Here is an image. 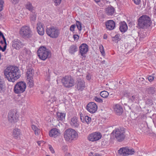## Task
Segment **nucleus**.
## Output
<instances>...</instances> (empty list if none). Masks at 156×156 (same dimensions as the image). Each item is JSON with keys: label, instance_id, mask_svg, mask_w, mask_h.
Listing matches in <instances>:
<instances>
[{"label": "nucleus", "instance_id": "49", "mask_svg": "<svg viewBox=\"0 0 156 156\" xmlns=\"http://www.w3.org/2000/svg\"><path fill=\"white\" fill-rule=\"evenodd\" d=\"M133 1L136 5H139L140 2V0H133Z\"/></svg>", "mask_w": 156, "mask_h": 156}, {"label": "nucleus", "instance_id": "6", "mask_svg": "<svg viewBox=\"0 0 156 156\" xmlns=\"http://www.w3.org/2000/svg\"><path fill=\"white\" fill-rule=\"evenodd\" d=\"M60 31L56 27L53 26L47 28L46 29L47 34L51 37L53 38H57L60 34Z\"/></svg>", "mask_w": 156, "mask_h": 156}, {"label": "nucleus", "instance_id": "15", "mask_svg": "<svg viewBox=\"0 0 156 156\" xmlns=\"http://www.w3.org/2000/svg\"><path fill=\"white\" fill-rule=\"evenodd\" d=\"M70 124L73 127L78 128L79 126L80 122L78 118L76 117H74L71 118Z\"/></svg>", "mask_w": 156, "mask_h": 156}, {"label": "nucleus", "instance_id": "11", "mask_svg": "<svg viewBox=\"0 0 156 156\" xmlns=\"http://www.w3.org/2000/svg\"><path fill=\"white\" fill-rule=\"evenodd\" d=\"M86 109L90 113H94L97 111L98 106L95 103L91 102L87 105Z\"/></svg>", "mask_w": 156, "mask_h": 156}, {"label": "nucleus", "instance_id": "27", "mask_svg": "<svg viewBox=\"0 0 156 156\" xmlns=\"http://www.w3.org/2000/svg\"><path fill=\"white\" fill-rule=\"evenodd\" d=\"M126 96L128 98L129 101L133 102L136 98V96L130 93H126L125 94Z\"/></svg>", "mask_w": 156, "mask_h": 156}, {"label": "nucleus", "instance_id": "8", "mask_svg": "<svg viewBox=\"0 0 156 156\" xmlns=\"http://www.w3.org/2000/svg\"><path fill=\"white\" fill-rule=\"evenodd\" d=\"M20 35L23 38H30L32 36V32L29 26H24L20 29Z\"/></svg>", "mask_w": 156, "mask_h": 156}, {"label": "nucleus", "instance_id": "60", "mask_svg": "<svg viewBox=\"0 0 156 156\" xmlns=\"http://www.w3.org/2000/svg\"><path fill=\"white\" fill-rule=\"evenodd\" d=\"M94 1L97 3L100 2L101 0H94Z\"/></svg>", "mask_w": 156, "mask_h": 156}, {"label": "nucleus", "instance_id": "1", "mask_svg": "<svg viewBox=\"0 0 156 156\" xmlns=\"http://www.w3.org/2000/svg\"><path fill=\"white\" fill-rule=\"evenodd\" d=\"M18 67L16 66H10L4 71V75L9 81L14 82L20 78V73Z\"/></svg>", "mask_w": 156, "mask_h": 156}, {"label": "nucleus", "instance_id": "40", "mask_svg": "<svg viewBox=\"0 0 156 156\" xmlns=\"http://www.w3.org/2000/svg\"><path fill=\"white\" fill-rule=\"evenodd\" d=\"M52 1L55 3V5L58 6L61 3L62 0H52Z\"/></svg>", "mask_w": 156, "mask_h": 156}, {"label": "nucleus", "instance_id": "12", "mask_svg": "<svg viewBox=\"0 0 156 156\" xmlns=\"http://www.w3.org/2000/svg\"><path fill=\"white\" fill-rule=\"evenodd\" d=\"M79 52L81 55L85 58L86 57L85 55L88 51V47L87 44L83 43L79 47Z\"/></svg>", "mask_w": 156, "mask_h": 156}, {"label": "nucleus", "instance_id": "42", "mask_svg": "<svg viewBox=\"0 0 156 156\" xmlns=\"http://www.w3.org/2000/svg\"><path fill=\"white\" fill-rule=\"evenodd\" d=\"M127 155L129 154H132L134 153V151L132 149H129L127 148Z\"/></svg>", "mask_w": 156, "mask_h": 156}, {"label": "nucleus", "instance_id": "63", "mask_svg": "<svg viewBox=\"0 0 156 156\" xmlns=\"http://www.w3.org/2000/svg\"><path fill=\"white\" fill-rule=\"evenodd\" d=\"M94 156H100V155L98 153H95Z\"/></svg>", "mask_w": 156, "mask_h": 156}, {"label": "nucleus", "instance_id": "14", "mask_svg": "<svg viewBox=\"0 0 156 156\" xmlns=\"http://www.w3.org/2000/svg\"><path fill=\"white\" fill-rule=\"evenodd\" d=\"M114 111L117 115H120L122 114L123 109L122 107L120 105L116 104L113 105Z\"/></svg>", "mask_w": 156, "mask_h": 156}, {"label": "nucleus", "instance_id": "48", "mask_svg": "<svg viewBox=\"0 0 156 156\" xmlns=\"http://www.w3.org/2000/svg\"><path fill=\"white\" fill-rule=\"evenodd\" d=\"M53 102V100L51 99L49 100L47 102V104L48 105H50Z\"/></svg>", "mask_w": 156, "mask_h": 156}, {"label": "nucleus", "instance_id": "5", "mask_svg": "<svg viewBox=\"0 0 156 156\" xmlns=\"http://www.w3.org/2000/svg\"><path fill=\"white\" fill-rule=\"evenodd\" d=\"M18 112L16 110H11L9 112L8 115V120L11 124L16 123L19 120Z\"/></svg>", "mask_w": 156, "mask_h": 156}, {"label": "nucleus", "instance_id": "16", "mask_svg": "<svg viewBox=\"0 0 156 156\" xmlns=\"http://www.w3.org/2000/svg\"><path fill=\"white\" fill-rule=\"evenodd\" d=\"M105 25L107 28L109 30H113L115 27V23L114 21L112 20L107 21L105 23Z\"/></svg>", "mask_w": 156, "mask_h": 156}, {"label": "nucleus", "instance_id": "17", "mask_svg": "<svg viewBox=\"0 0 156 156\" xmlns=\"http://www.w3.org/2000/svg\"><path fill=\"white\" fill-rule=\"evenodd\" d=\"M60 131L56 129H51L49 132V135L50 136L56 137L60 135Z\"/></svg>", "mask_w": 156, "mask_h": 156}, {"label": "nucleus", "instance_id": "62", "mask_svg": "<svg viewBox=\"0 0 156 156\" xmlns=\"http://www.w3.org/2000/svg\"><path fill=\"white\" fill-rule=\"evenodd\" d=\"M3 35V34L0 31V37H2Z\"/></svg>", "mask_w": 156, "mask_h": 156}, {"label": "nucleus", "instance_id": "58", "mask_svg": "<svg viewBox=\"0 0 156 156\" xmlns=\"http://www.w3.org/2000/svg\"><path fill=\"white\" fill-rule=\"evenodd\" d=\"M27 50L26 49V48H25L23 50V54H24V53H25V54L26 53H27Z\"/></svg>", "mask_w": 156, "mask_h": 156}, {"label": "nucleus", "instance_id": "25", "mask_svg": "<svg viewBox=\"0 0 156 156\" xmlns=\"http://www.w3.org/2000/svg\"><path fill=\"white\" fill-rule=\"evenodd\" d=\"M19 42L18 40L17 39H15L13 41L12 43V47L17 50H19L20 49V44H19Z\"/></svg>", "mask_w": 156, "mask_h": 156}, {"label": "nucleus", "instance_id": "24", "mask_svg": "<svg viewBox=\"0 0 156 156\" xmlns=\"http://www.w3.org/2000/svg\"><path fill=\"white\" fill-rule=\"evenodd\" d=\"M78 50V48L76 45H73L70 46L69 49V52L71 54H74Z\"/></svg>", "mask_w": 156, "mask_h": 156}, {"label": "nucleus", "instance_id": "13", "mask_svg": "<svg viewBox=\"0 0 156 156\" xmlns=\"http://www.w3.org/2000/svg\"><path fill=\"white\" fill-rule=\"evenodd\" d=\"M102 137L101 134L100 133L95 132L89 134L88 136V140L92 142L98 140Z\"/></svg>", "mask_w": 156, "mask_h": 156}, {"label": "nucleus", "instance_id": "22", "mask_svg": "<svg viewBox=\"0 0 156 156\" xmlns=\"http://www.w3.org/2000/svg\"><path fill=\"white\" fill-rule=\"evenodd\" d=\"M12 136L16 139H17L19 137L20 129L18 128H15L13 130Z\"/></svg>", "mask_w": 156, "mask_h": 156}, {"label": "nucleus", "instance_id": "45", "mask_svg": "<svg viewBox=\"0 0 156 156\" xmlns=\"http://www.w3.org/2000/svg\"><path fill=\"white\" fill-rule=\"evenodd\" d=\"M76 27V25L74 24H73L70 27V30L72 32H73L74 31L75 28Z\"/></svg>", "mask_w": 156, "mask_h": 156}, {"label": "nucleus", "instance_id": "28", "mask_svg": "<svg viewBox=\"0 0 156 156\" xmlns=\"http://www.w3.org/2000/svg\"><path fill=\"white\" fill-rule=\"evenodd\" d=\"M32 129L34 131L35 134L36 135H38L40 132V130L34 125L31 126Z\"/></svg>", "mask_w": 156, "mask_h": 156}, {"label": "nucleus", "instance_id": "29", "mask_svg": "<svg viewBox=\"0 0 156 156\" xmlns=\"http://www.w3.org/2000/svg\"><path fill=\"white\" fill-rule=\"evenodd\" d=\"M26 87V83L23 81H20V93L24 92Z\"/></svg>", "mask_w": 156, "mask_h": 156}, {"label": "nucleus", "instance_id": "52", "mask_svg": "<svg viewBox=\"0 0 156 156\" xmlns=\"http://www.w3.org/2000/svg\"><path fill=\"white\" fill-rule=\"evenodd\" d=\"M2 37L3 38V40L4 41V42L5 43V45H6L7 46V44L6 42V39L5 38L4 36L3 35Z\"/></svg>", "mask_w": 156, "mask_h": 156}, {"label": "nucleus", "instance_id": "37", "mask_svg": "<svg viewBox=\"0 0 156 156\" xmlns=\"http://www.w3.org/2000/svg\"><path fill=\"white\" fill-rule=\"evenodd\" d=\"M76 24L79 31H80L82 30V25L81 22L78 21H76Z\"/></svg>", "mask_w": 156, "mask_h": 156}, {"label": "nucleus", "instance_id": "53", "mask_svg": "<svg viewBox=\"0 0 156 156\" xmlns=\"http://www.w3.org/2000/svg\"><path fill=\"white\" fill-rule=\"evenodd\" d=\"M91 78V76H90V75L89 74H88L86 76V79L88 80H90Z\"/></svg>", "mask_w": 156, "mask_h": 156}, {"label": "nucleus", "instance_id": "51", "mask_svg": "<svg viewBox=\"0 0 156 156\" xmlns=\"http://www.w3.org/2000/svg\"><path fill=\"white\" fill-rule=\"evenodd\" d=\"M148 79L149 81L150 82L152 81L154 79V77L151 76H149Z\"/></svg>", "mask_w": 156, "mask_h": 156}, {"label": "nucleus", "instance_id": "43", "mask_svg": "<svg viewBox=\"0 0 156 156\" xmlns=\"http://www.w3.org/2000/svg\"><path fill=\"white\" fill-rule=\"evenodd\" d=\"M4 3L3 0H0V11L2 10L3 9V4Z\"/></svg>", "mask_w": 156, "mask_h": 156}, {"label": "nucleus", "instance_id": "55", "mask_svg": "<svg viewBox=\"0 0 156 156\" xmlns=\"http://www.w3.org/2000/svg\"><path fill=\"white\" fill-rule=\"evenodd\" d=\"M80 119L81 120V121H82V120H83V119H84L83 118H84V116H83V115L82 113H81V114H80Z\"/></svg>", "mask_w": 156, "mask_h": 156}, {"label": "nucleus", "instance_id": "3", "mask_svg": "<svg viewBox=\"0 0 156 156\" xmlns=\"http://www.w3.org/2000/svg\"><path fill=\"white\" fill-rule=\"evenodd\" d=\"M151 23L150 18L147 16L143 15L138 20V26L140 28H144L149 27Z\"/></svg>", "mask_w": 156, "mask_h": 156}, {"label": "nucleus", "instance_id": "10", "mask_svg": "<svg viewBox=\"0 0 156 156\" xmlns=\"http://www.w3.org/2000/svg\"><path fill=\"white\" fill-rule=\"evenodd\" d=\"M85 87V82L80 77L77 79L76 87L78 90L82 91Z\"/></svg>", "mask_w": 156, "mask_h": 156}, {"label": "nucleus", "instance_id": "36", "mask_svg": "<svg viewBox=\"0 0 156 156\" xmlns=\"http://www.w3.org/2000/svg\"><path fill=\"white\" fill-rule=\"evenodd\" d=\"M108 95V93L106 91H103L100 93V95L103 98H106L107 97Z\"/></svg>", "mask_w": 156, "mask_h": 156}, {"label": "nucleus", "instance_id": "61", "mask_svg": "<svg viewBox=\"0 0 156 156\" xmlns=\"http://www.w3.org/2000/svg\"><path fill=\"white\" fill-rule=\"evenodd\" d=\"M15 21L16 23H19L20 22V21L19 20H17V19H16L15 20Z\"/></svg>", "mask_w": 156, "mask_h": 156}, {"label": "nucleus", "instance_id": "33", "mask_svg": "<svg viewBox=\"0 0 156 156\" xmlns=\"http://www.w3.org/2000/svg\"><path fill=\"white\" fill-rule=\"evenodd\" d=\"M83 119L82 121L83 122H86L87 124L91 121V118L88 116L84 115Z\"/></svg>", "mask_w": 156, "mask_h": 156}, {"label": "nucleus", "instance_id": "56", "mask_svg": "<svg viewBox=\"0 0 156 156\" xmlns=\"http://www.w3.org/2000/svg\"><path fill=\"white\" fill-rule=\"evenodd\" d=\"M154 14L156 16V5H154Z\"/></svg>", "mask_w": 156, "mask_h": 156}, {"label": "nucleus", "instance_id": "46", "mask_svg": "<svg viewBox=\"0 0 156 156\" xmlns=\"http://www.w3.org/2000/svg\"><path fill=\"white\" fill-rule=\"evenodd\" d=\"M7 46L5 45L3 48L0 45V50H2V51H4L6 49Z\"/></svg>", "mask_w": 156, "mask_h": 156}, {"label": "nucleus", "instance_id": "39", "mask_svg": "<svg viewBox=\"0 0 156 156\" xmlns=\"http://www.w3.org/2000/svg\"><path fill=\"white\" fill-rule=\"evenodd\" d=\"M25 103H23V104H22V105H23V107L22 108V111L21 112L23 114V115H25L26 114V107L25 106Z\"/></svg>", "mask_w": 156, "mask_h": 156}, {"label": "nucleus", "instance_id": "35", "mask_svg": "<svg viewBox=\"0 0 156 156\" xmlns=\"http://www.w3.org/2000/svg\"><path fill=\"white\" fill-rule=\"evenodd\" d=\"M33 78H27V81H28V84L29 85V87H33L34 84V82L33 80Z\"/></svg>", "mask_w": 156, "mask_h": 156}, {"label": "nucleus", "instance_id": "9", "mask_svg": "<svg viewBox=\"0 0 156 156\" xmlns=\"http://www.w3.org/2000/svg\"><path fill=\"white\" fill-rule=\"evenodd\" d=\"M63 85L66 87H70L73 86L74 80L70 76H66L62 79Z\"/></svg>", "mask_w": 156, "mask_h": 156}, {"label": "nucleus", "instance_id": "4", "mask_svg": "<svg viewBox=\"0 0 156 156\" xmlns=\"http://www.w3.org/2000/svg\"><path fill=\"white\" fill-rule=\"evenodd\" d=\"M37 54L40 59L44 60L50 56L51 53L45 47L42 46L38 49Z\"/></svg>", "mask_w": 156, "mask_h": 156}, {"label": "nucleus", "instance_id": "21", "mask_svg": "<svg viewBox=\"0 0 156 156\" xmlns=\"http://www.w3.org/2000/svg\"><path fill=\"white\" fill-rule=\"evenodd\" d=\"M34 74V70L32 68H29L27 72V78H33Z\"/></svg>", "mask_w": 156, "mask_h": 156}, {"label": "nucleus", "instance_id": "64", "mask_svg": "<svg viewBox=\"0 0 156 156\" xmlns=\"http://www.w3.org/2000/svg\"><path fill=\"white\" fill-rule=\"evenodd\" d=\"M41 142V141H39L37 142V144L38 145L40 146Z\"/></svg>", "mask_w": 156, "mask_h": 156}, {"label": "nucleus", "instance_id": "44", "mask_svg": "<svg viewBox=\"0 0 156 156\" xmlns=\"http://www.w3.org/2000/svg\"><path fill=\"white\" fill-rule=\"evenodd\" d=\"M94 99L96 101L99 103L102 102H103V101L102 99L97 97H95Z\"/></svg>", "mask_w": 156, "mask_h": 156}, {"label": "nucleus", "instance_id": "30", "mask_svg": "<svg viewBox=\"0 0 156 156\" xmlns=\"http://www.w3.org/2000/svg\"><path fill=\"white\" fill-rule=\"evenodd\" d=\"M14 91L15 94H20V82H17L15 85L14 88Z\"/></svg>", "mask_w": 156, "mask_h": 156}, {"label": "nucleus", "instance_id": "54", "mask_svg": "<svg viewBox=\"0 0 156 156\" xmlns=\"http://www.w3.org/2000/svg\"><path fill=\"white\" fill-rule=\"evenodd\" d=\"M49 149L52 153H54L55 152L53 147L51 146L49 147Z\"/></svg>", "mask_w": 156, "mask_h": 156}, {"label": "nucleus", "instance_id": "38", "mask_svg": "<svg viewBox=\"0 0 156 156\" xmlns=\"http://www.w3.org/2000/svg\"><path fill=\"white\" fill-rule=\"evenodd\" d=\"M99 49H100V51L101 52V53L102 55L103 56H105V51L104 50V47H103V46H102V45H100L99 46Z\"/></svg>", "mask_w": 156, "mask_h": 156}, {"label": "nucleus", "instance_id": "2", "mask_svg": "<svg viewBox=\"0 0 156 156\" xmlns=\"http://www.w3.org/2000/svg\"><path fill=\"white\" fill-rule=\"evenodd\" d=\"M78 137V133L73 129H66L64 132V137L66 141L76 140Z\"/></svg>", "mask_w": 156, "mask_h": 156}, {"label": "nucleus", "instance_id": "20", "mask_svg": "<svg viewBox=\"0 0 156 156\" xmlns=\"http://www.w3.org/2000/svg\"><path fill=\"white\" fill-rule=\"evenodd\" d=\"M128 27L126 23L125 22L121 23L120 24L119 29L122 32H126L127 30Z\"/></svg>", "mask_w": 156, "mask_h": 156}, {"label": "nucleus", "instance_id": "31", "mask_svg": "<svg viewBox=\"0 0 156 156\" xmlns=\"http://www.w3.org/2000/svg\"><path fill=\"white\" fill-rule=\"evenodd\" d=\"M121 40L120 36L119 34H116L114 37H112V41L116 43H118Z\"/></svg>", "mask_w": 156, "mask_h": 156}, {"label": "nucleus", "instance_id": "26", "mask_svg": "<svg viewBox=\"0 0 156 156\" xmlns=\"http://www.w3.org/2000/svg\"><path fill=\"white\" fill-rule=\"evenodd\" d=\"M26 8L32 13H35L34 8L30 2H28L26 5Z\"/></svg>", "mask_w": 156, "mask_h": 156}, {"label": "nucleus", "instance_id": "47", "mask_svg": "<svg viewBox=\"0 0 156 156\" xmlns=\"http://www.w3.org/2000/svg\"><path fill=\"white\" fill-rule=\"evenodd\" d=\"M73 38L75 41H77L79 38V36L77 34H74Z\"/></svg>", "mask_w": 156, "mask_h": 156}, {"label": "nucleus", "instance_id": "41", "mask_svg": "<svg viewBox=\"0 0 156 156\" xmlns=\"http://www.w3.org/2000/svg\"><path fill=\"white\" fill-rule=\"evenodd\" d=\"M33 14H31L30 16V20L33 21H34L36 20V15L34 14V13Z\"/></svg>", "mask_w": 156, "mask_h": 156}, {"label": "nucleus", "instance_id": "59", "mask_svg": "<svg viewBox=\"0 0 156 156\" xmlns=\"http://www.w3.org/2000/svg\"><path fill=\"white\" fill-rule=\"evenodd\" d=\"M106 142L104 141H103L101 142V144L102 145H105L106 144Z\"/></svg>", "mask_w": 156, "mask_h": 156}, {"label": "nucleus", "instance_id": "32", "mask_svg": "<svg viewBox=\"0 0 156 156\" xmlns=\"http://www.w3.org/2000/svg\"><path fill=\"white\" fill-rule=\"evenodd\" d=\"M57 115L58 119L61 120H62L64 119L66 115L65 113L59 112H57Z\"/></svg>", "mask_w": 156, "mask_h": 156}, {"label": "nucleus", "instance_id": "7", "mask_svg": "<svg viewBox=\"0 0 156 156\" xmlns=\"http://www.w3.org/2000/svg\"><path fill=\"white\" fill-rule=\"evenodd\" d=\"M125 130L123 128L115 129L112 132L115 137L119 142L124 140L125 137Z\"/></svg>", "mask_w": 156, "mask_h": 156}, {"label": "nucleus", "instance_id": "57", "mask_svg": "<svg viewBox=\"0 0 156 156\" xmlns=\"http://www.w3.org/2000/svg\"><path fill=\"white\" fill-rule=\"evenodd\" d=\"M143 35H140V37H139V40L140 41L141 40H143V38H144V37H143Z\"/></svg>", "mask_w": 156, "mask_h": 156}, {"label": "nucleus", "instance_id": "50", "mask_svg": "<svg viewBox=\"0 0 156 156\" xmlns=\"http://www.w3.org/2000/svg\"><path fill=\"white\" fill-rule=\"evenodd\" d=\"M12 3L14 4H17L19 1V0H12Z\"/></svg>", "mask_w": 156, "mask_h": 156}, {"label": "nucleus", "instance_id": "23", "mask_svg": "<svg viewBox=\"0 0 156 156\" xmlns=\"http://www.w3.org/2000/svg\"><path fill=\"white\" fill-rule=\"evenodd\" d=\"M127 147H123L121 148L118 151V153L122 156H127Z\"/></svg>", "mask_w": 156, "mask_h": 156}, {"label": "nucleus", "instance_id": "19", "mask_svg": "<svg viewBox=\"0 0 156 156\" xmlns=\"http://www.w3.org/2000/svg\"><path fill=\"white\" fill-rule=\"evenodd\" d=\"M106 14L108 16H114L115 14V9L114 8L111 6L106 9Z\"/></svg>", "mask_w": 156, "mask_h": 156}, {"label": "nucleus", "instance_id": "18", "mask_svg": "<svg viewBox=\"0 0 156 156\" xmlns=\"http://www.w3.org/2000/svg\"><path fill=\"white\" fill-rule=\"evenodd\" d=\"M37 29L38 34L41 35L44 34V29L43 26L40 22H38L37 24Z\"/></svg>", "mask_w": 156, "mask_h": 156}, {"label": "nucleus", "instance_id": "34", "mask_svg": "<svg viewBox=\"0 0 156 156\" xmlns=\"http://www.w3.org/2000/svg\"><path fill=\"white\" fill-rule=\"evenodd\" d=\"M5 83L2 79L0 78V91H3L5 88Z\"/></svg>", "mask_w": 156, "mask_h": 156}]
</instances>
